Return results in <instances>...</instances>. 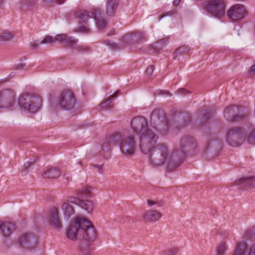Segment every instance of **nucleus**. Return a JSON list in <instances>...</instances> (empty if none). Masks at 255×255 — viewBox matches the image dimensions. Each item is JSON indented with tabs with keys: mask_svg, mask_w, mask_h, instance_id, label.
<instances>
[{
	"mask_svg": "<svg viewBox=\"0 0 255 255\" xmlns=\"http://www.w3.org/2000/svg\"><path fill=\"white\" fill-rule=\"evenodd\" d=\"M66 235L71 240H83L88 243L94 241L97 237L96 230L90 221L80 217H77L73 221Z\"/></svg>",
	"mask_w": 255,
	"mask_h": 255,
	"instance_id": "1",
	"label": "nucleus"
},
{
	"mask_svg": "<svg viewBox=\"0 0 255 255\" xmlns=\"http://www.w3.org/2000/svg\"><path fill=\"white\" fill-rule=\"evenodd\" d=\"M179 149H175L172 154L169 164V170H174L182 162L187 153H194L198 147L196 139L191 135H186L181 138L179 142Z\"/></svg>",
	"mask_w": 255,
	"mask_h": 255,
	"instance_id": "2",
	"label": "nucleus"
},
{
	"mask_svg": "<svg viewBox=\"0 0 255 255\" xmlns=\"http://www.w3.org/2000/svg\"><path fill=\"white\" fill-rule=\"evenodd\" d=\"M171 156H169V150L167 146L163 143L156 145L151 151L150 158L152 164L155 166L162 165L166 161H168V164L170 161ZM169 164H168V166ZM168 168V167H167ZM168 170L170 171L172 170Z\"/></svg>",
	"mask_w": 255,
	"mask_h": 255,
	"instance_id": "3",
	"label": "nucleus"
},
{
	"mask_svg": "<svg viewBox=\"0 0 255 255\" xmlns=\"http://www.w3.org/2000/svg\"><path fill=\"white\" fill-rule=\"evenodd\" d=\"M118 133L120 135L119 142L122 153L126 156L134 154L137 145L134 135L127 131H118Z\"/></svg>",
	"mask_w": 255,
	"mask_h": 255,
	"instance_id": "4",
	"label": "nucleus"
},
{
	"mask_svg": "<svg viewBox=\"0 0 255 255\" xmlns=\"http://www.w3.org/2000/svg\"><path fill=\"white\" fill-rule=\"evenodd\" d=\"M74 14L75 17L80 19L84 23H86L89 18H94L96 25L99 30L104 29L108 25V22L103 16L100 15L97 9H95L94 11L79 9L75 12Z\"/></svg>",
	"mask_w": 255,
	"mask_h": 255,
	"instance_id": "5",
	"label": "nucleus"
},
{
	"mask_svg": "<svg viewBox=\"0 0 255 255\" xmlns=\"http://www.w3.org/2000/svg\"><path fill=\"white\" fill-rule=\"evenodd\" d=\"M58 41L59 42H65V47L70 48H74L77 43L78 40L74 37H68L66 34L57 35L55 37L50 36H46L42 41L36 40L30 44L31 48L32 49H37L39 44H48L54 43Z\"/></svg>",
	"mask_w": 255,
	"mask_h": 255,
	"instance_id": "6",
	"label": "nucleus"
},
{
	"mask_svg": "<svg viewBox=\"0 0 255 255\" xmlns=\"http://www.w3.org/2000/svg\"><path fill=\"white\" fill-rule=\"evenodd\" d=\"M158 139V135L151 129L139 135L138 146L141 151L144 154L148 153L155 147Z\"/></svg>",
	"mask_w": 255,
	"mask_h": 255,
	"instance_id": "7",
	"label": "nucleus"
},
{
	"mask_svg": "<svg viewBox=\"0 0 255 255\" xmlns=\"http://www.w3.org/2000/svg\"><path fill=\"white\" fill-rule=\"evenodd\" d=\"M42 102L38 96L24 94L19 98L18 104L21 108L31 113H34L40 108Z\"/></svg>",
	"mask_w": 255,
	"mask_h": 255,
	"instance_id": "8",
	"label": "nucleus"
},
{
	"mask_svg": "<svg viewBox=\"0 0 255 255\" xmlns=\"http://www.w3.org/2000/svg\"><path fill=\"white\" fill-rule=\"evenodd\" d=\"M226 5L225 0H210L206 3L205 7L212 16L220 18L225 15Z\"/></svg>",
	"mask_w": 255,
	"mask_h": 255,
	"instance_id": "9",
	"label": "nucleus"
},
{
	"mask_svg": "<svg viewBox=\"0 0 255 255\" xmlns=\"http://www.w3.org/2000/svg\"><path fill=\"white\" fill-rule=\"evenodd\" d=\"M151 125L161 131L166 130L169 127V123L165 114L159 109L154 110L150 117Z\"/></svg>",
	"mask_w": 255,
	"mask_h": 255,
	"instance_id": "10",
	"label": "nucleus"
},
{
	"mask_svg": "<svg viewBox=\"0 0 255 255\" xmlns=\"http://www.w3.org/2000/svg\"><path fill=\"white\" fill-rule=\"evenodd\" d=\"M15 104V93L11 90L0 91V109H8Z\"/></svg>",
	"mask_w": 255,
	"mask_h": 255,
	"instance_id": "11",
	"label": "nucleus"
},
{
	"mask_svg": "<svg viewBox=\"0 0 255 255\" xmlns=\"http://www.w3.org/2000/svg\"><path fill=\"white\" fill-rule=\"evenodd\" d=\"M76 101L73 94L69 91L61 93L58 98V105L61 109L65 110L72 109L75 105Z\"/></svg>",
	"mask_w": 255,
	"mask_h": 255,
	"instance_id": "12",
	"label": "nucleus"
},
{
	"mask_svg": "<svg viewBox=\"0 0 255 255\" xmlns=\"http://www.w3.org/2000/svg\"><path fill=\"white\" fill-rule=\"evenodd\" d=\"M130 126L134 132L138 135L150 129L146 120L141 116L133 118L130 122Z\"/></svg>",
	"mask_w": 255,
	"mask_h": 255,
	"instance_id": "13",
	"label": "nucleus"
},
{
	"mask_svg": "<svg viewBox=\"0 0 255 255\" xmlns=\"http://www.w3.org/2000/svg\"><path fill=\"white\" fill-rule=\"evenodd\" d=\"M37 243V238L32 233H26L22 235L18 241L19 246L21 248L31 250L34 249Z\"/></svg>",
	"mask_w": 255,
	"mask_h": 255,
	"instance_id": "14",
	"label": "nucleus"
},
{
	"mask_svg": "<svg viewBox=\"0 0 255 255\" xmlns=\"http://www.w3.org/2000/svg\"><path fill=\"white\" fill-rule=\"evenodd\" d=\"M224 117L230 123H234L239 119V107L231 105L227 107L224 111Z\"/></svg>",
	"mask_w": 255,
	"mask_h": 255,
	"instance_id": "15",
	"label": "nucleus"
},
{
	"mask_svg": "<svg viewBox=\"0 0 255 255\" xmlns=\"http://www.w3.org/2000/svg\"><path fill=\"white\" fill-rule=\"evenodd\" d=\"M46 218L49 224L55 229L60 230L62 228V225L59 217L58 209L55 207L51 208Z\"/></svg>",
	"mask_w": 255,
	"mask_h": 255,
	"instance_id": "16",
	"label": "nucleus"
},
{
	"mask_svg": "<svg viewBox=\"0 0 255 255\" xmlns=\"http://www.w3.org/2000/svg\"><path fill=\"white\" fill-rule=\"evenodd\" d=\"M68 201L79 205L88 213L91 212L95 207L94 202L90 200H81L74 197H70Z\"/></svg>",
	"mask_w": 255,
	"mask_h": 255,
	"instance_id": "17",
	"label": "nucleus"
},
{
	"mask_svg": "<svg viewBox=\"0 0 255 255\" xmlns=\"http://www.w3.org/2000/svg\"><path fill=\"white\" fill-rule=\"evenodd\" d=\"M226 140L228 143L232 147H237L239 140V127L232 128L227 134Z\"/></svg>",
	"mask_w": 255,
	"mask_h": 255,
	"instance_id": "18",
	"label": "nucleus"
},
{
	"mask_svg": "<svg viewBox=\"0 0 255 255\" xmlns=\"http://www.w3.org/2000/svg\"><path fill=\"white\" fill-rule=\"evenodd\" d=\"M120 135L118 132L111 134L108 137L106 138L102 145V149L103 151H108L111 148V146L117 143L120 140Z\"/></svg>",
	"mask_w": 255,
	"mask_h": 255,
	"instance_id": "19",
	"label": "nucleus"
},
{
	"mask_svg": "<svg viewBox=\"0 0 255 255\" xmlns=\"http://www.w3.org/2000/svg\"><path fill=\"white\" fill-rule=\"evenodd\" d=\"M198 120L201 125L206 124L208 121L213 118L215 111L213 109L201 110L198 111Z\"/></svg>",
	"mask_w": 255,
	"mask_h": 255,
	"instance_id": "20",
	"label": "nucleus"
},
{
	"mask_svg": "<svg viewBox=\"0 0 255 255\" xmlns=\"http://www.w3.org/2000/svg\"><path fill=\"white\" fill-rule=\"evenodd\" d=\"M15 230V224L0 220V232L3 237L8 238Z\"/></svg>",
	"mask_w": 255,
	"mask_h": 255,
	"instance_id": "21",
	"label": "nucleus"
},
{
	"mask_svg": "<svg viewBox=\"0 0 255 255\" xmlns=\"http://www.w3.org/2000/svg\"><path fill=\"white\" fill-rule=\"evenodd\" d=\"M246 140L250 144H255V128L248 134L244 128L240 127V145Z\"/></svg>",
	"mask_w": 255,
	"mask_h": 255,
	"instance_id": "22",
	"label": "nucleus"
},
{
	"mask_svg": "<svg viewBox=\"0 0 255 255\" xmlns=\"http://www.w3.org/2000/svg\"><path fill=\"white\" fill-rule=\"evenodd\" d=\"M255 188V176L243 177L240 178V189H251Z\"/></svg>",
	"mask_w": 255,
	"mask_h": 255,
	"instance_id": "23",
	"label": "nucleus"
},
{
	"mask_svg": "<svg viewBox=\"0 0 255 255\" xmlns=\"http://www.w3.org/2000/svg\"><path fill=\"white\" fill-rule=\"evenodd\" d=\"M162 216V214L157 210H147L144 215V220L148 222H154L158 221Z\"/></svg>",
	"mask_w": 255,
	"mask_h": 255,
	"instance_id": "24",
	"label": "nucleus"
},
{
	"mask_svg": "<svg viewBox=\"0 0 255 255\" xmlns=\"http://www.w3.org/2000/svg\"><path fill=\"white\" fill-rule=\"evenodd\" d=\"M128 38L130 43H134L142 42L146 40L145 32L140 31L131 32L128 35Z\"/></svg>",
	"mask_w": 255,
	"mask_h": 255,
	"instance_id": "25",
	"label": "nucleus"
},
{
	"mask_svg": "<svg viewBox=\"0 0 255 255\" xmlns=\"http://www.w3.org/2000/svg\"><path fill=\"white\" fill-rule=\"evenodd\" d=\"M119 4V0H107L106 4V14L109 16L114 15Z\"/></svg>",
	"mask_w": 255,
	"mask_h": 255,
	"instance_id": "26",
	"label": "nucleus"
},
{
	"mask_svg": "<svg viewBox=\"0 0 255 255\" xmlns=\"http://www.w3.org/2000/svg\"><path fill=\"white\" fill-rule=\"evenodd\" d=\"M240 255H255V244L249 248L246 242H240Z\"/></svg>",
	"mask_w": 255,
	"mask_h": 255,
	"instance_id": "27",
	"label": "nucleus"
},
{
	"mask_svg": "<svg viewBox=\"0 0 255 255\" xmlns=\"http://www.w3.org/2000/svg\"><path fill=\"white\" fill-rule=\"evenodd\" d=\"M228 16L232 22L239 20V4L232 6L228 11Z\"/></svg>",
	"mask_w": 255,
	"mask_h": 255,
	"instance_id": "28",
	"label": "nucleus"
},
{
	"mask_svg": "<svg viewBox=\"0 0 255 255\" xmlns=\"http://www.w3.org/2000/svg\"><path fill=\"white\" fill-rule=\"evenodd\" d=\"M69 197L66 201L64 202L61 205V209L65 218H69L75 213L74 209L70 205L71 202L68 201Z\"/></svg>",
	"mask_w": 255,
	"mask_h": 255,
	"instance_id": "29",
	"label": "nucleus"
},
{
	"mask_svg": "<svg viewBox=\"0 0 255 255\" xmlns=\"http://www.w3.org/2000/svg\"><path fill=\"white\" fill-rule=\"evenodd\" d=\"M60 176V171L58 168H48L43 174L42 177L45 178L54 179Z\"/></svg>",
	"mask_w": 255,
	"mask_h": 255,
	"instance_id": "30",
	"label": "nucleus"
},
{
	"mask_svg": "<svg viewBox=\"0 0 255 255\" xmlns=\"http://www.w3.org/2000/svg\"><path fill=\"white\" fill-rule=\"evenodd\" d=\"M249 103L245 102V105H240V121L247 119L250 114Z\"/></svg>",
	"mask_w": 255,
	"mask_h": 255,
	"instance_id": "31",
	"label": "nucleus"
},
{
	"mask_svg": "<svg viewBox=\"0 0 255 255\" xmlns=\"http://www.w3.org/2000/svg\"><path fill=\"white\" fill-rule=\"evenodd\" d=\"M77 194L82 199L91 197L92 195L91 187L89 186L82 187L77 190Z\"/></svg>",
	"mask_w": 255,
	"mask_h": 255,
	"instance_id": "32",
	"label": "nucleus"
},
{
	"mask_svg": "<svg viewBox=\"0 0 255 255\" xmlns=\"http://www.w3.org/2000/svg\"><path fill=\"white\" fill-rule=\"evenodd\" d=\"M79 255H91L93 251V248L90 245L81 244L79 247Z\"/></svg>",
	"mask_w": 255,
	"mask_h": 255,
	"instance_id": "33",
	"label": "nucleus"
},
{
	"mask_svg": "<svg viewBox=\"0 0 255 255\" xmlns=\"http://www.w3.org/2000/svg\"><path fill=\"white\" fill-rule=\"evenodd\" d=\"M113 101L111 98H109L103 101L100 105L101 109L104 110H111L114 107Z\"/></svg>",
	"mask_w": 255,
	"mask_h": 255,
	"instance_id": "34",
	"label": "nucleus"
},
{
	"mask_svg": "<svg viewBox=\"0 0 255 255\" xmlns=\"http://www.w3.org/2000/svg\"><path fill=\"white\" fill-rule=\"evenodd\" d=\"M65 0H41L43 6H51L55 4H62Z\"/></svg>",
	"mask_w": 255,
	"mask_h": 255,
	"instance_id": "35",
	"label": "nucleus"
},
{
	"mask_svg": "<svg viewBox=\"0 0 255 255\" xmlns=\"http://www.w3.org/2000/svg\"><path fill=\"white\" fill-rule=\"evenodd\" d=\"M13 34L9 32L4 31L0 34V41H7L11 39Z\"/></svg>",
	"mask_w": 255,
	"mask_h": 255,
	"instance_id": "36",
	"label": "nucleus"
},
{
	"mask_svg": "<svg viewBox=\"0 0 255 255\" xmlns=\"http://www.w3.org/2000/svg\"><path fill=\"white\" fill-rule=\"evenodd\" d=\"M226 250V245L224 243L220 244L217 248V255H225Z\"/></svg>",
	"mask_w": 255,
	"mask_h": 255,
	"instance_id": "37",
	"label": "nucleus"
},
{
	"mask_svg": "<svg viewBox=\"0 0 255 255\" xmlns=\"http://www.w3.org/2000/svg\"><path fill=\"white\" fill-rule=\"evenodd\" d=\"M178 252V249L176 248L168 249L163 251L161 252V255H176Z\"/></svg>",
	"mask_w": 255,
	"mask_h": 255,
	"instance_id": "38",
	"label": "nucleus"
},
{
	"mask_svg": "<svg viewBox=\"0 0 255 255\" xmlns=\"http://www.w3.org/2000/svg\"><path fill=\"white\" fill-rule=\"evenodd\" d=\"M190 50V48L186 45H182L176 50V54H186Z\"/></svg>",
	"mask_w": 255,
	"mask_h": 255,
	"instance_id": "39",
	"label": "nucleus"
},
{
	"mask_svg": "<svg viewBox=\"0 0 255 255\" xmlns=\"http://www.w3.org/2000/svg\"><path fill=\"white\" fill-rule=\"evenodd\" d=\"M248 14V11L244 5L240 4V20L245 18Z\"/></svg>",
	"mask_w": 255,
	"mask_h": 255,
	"instance_id": "40",
	"label": "nucleus"
},
{
	"mask_svg": "<svg viewBox=\"0 0 255 255\" xmlns=\"http://www.w3.org/2000/svg\"><path fill=\"white\" fill-rule=\"evenodd\" d=\"M255 236V229H249L245 231L244 236L248 239L251 238Z\"/></svg>",
	"mask_w": 255,
	"mask_h": 255,
	"instance_id": "41",
	"label": "nucleus"
},
{
	"mask_svg": "<svg viewBox=\"0 0 255 255\" xmlns=\"http://www.w3.org/2000/svg\"><path fill=\"white\" fill-rule=\"evenodd\" d=\"M167 42V40H166L165 38L161 39L158 40L156 43V45L155 46V48L158 49H161L163 46L166 45Z\"/></svg>",
	"mask_w": 255,
	"mask_h": 255,
	"instance_id": "42",
	"label": "nucleus"
},
{
	"mask_svg": "<svg viewBox=\"0 0 255 255\" xmlns=\"http://www.w3.org/2000/svg\"><path fill=\"white\" fill-rule=\"evenodd\" d=\"M147 204L149 206H151L154 205H156L158 207H160L162 206V202H157L150 200H147Z\"/></svg>",
	"mask_w": 255,
	"mask_h": 255,
	"instance_id": "43",
	"label": "nucleus"
},
{
	"mask_svg": "<svg viewBox=\"0 0 255 255\" xmlns=\"http://www.w3.org/2000/svg\"><path fill=\"white\" fill-rule=\"evenodd\" d=\"M77 50L81 53L87 52L88 50V47L84 46H77V44L74 46Z\"/></svg>",
	"mask_w": 255,
	"mask_h": 255,
	"instance_id": "44",
	"label": "nucleus"
},
{
	"mask_svg": "<svg viewBox=\"0 0 255 255\" xmlns=\"http://www.w3.org/2000/svg\"><path fill=\"white\" fill-rule=\"evenodd\" d=\"M33 165V162L31 161H27L23 165V170L24 171H27L30 166Z\"/></svg>",
	"mask_w": 255,
	"mask_h": 255,
	"instance_id": "45",
	"label": "nucleus"
},
{
	"mask_svg": "<svg viewBox=\"0 0 255 255\" xmlns=\"http://www.w3.org/2000/svg\"><path fill=\"white\" fill-rule=\"evenodd\" d=\"M153 70H154L153 66H152V65L149 66L147 68V69L145 71L146 74L148 75H151L152 74Z\"/></svg>",
	"mask_w": 255,
	"mask_h": 255,
	"instance_id": "46",
	"label": "nucleus"
},
{
	"mask_svg": "<svg viewBox=\"0 0 255 255\" xmlns=\"http://www.w3.org/2000/svg\"><path fill=\"white\" fill-rule=\"evenodd\" d=\"M37 2V0H26V3L28 5L33 6Z\"/></svg>",
	"mask_w": 255,
	"mask_h": 255,
	"instance_id": "47",
	"label": "nucleus"
},
{
	"mask_svg": "<svg viewBox=\"0 0 255 255\" xmlns=\"http://www.w3.org/2000/svg\"><path fill=\"white\" fill-rule=\"evenodd\" d=\"M176 12V10H170V11H169L166 13H165L164 14H163L162 16L159 18V19H160L161 18L167 16V15H171L174 13H175Z\"/></svg>",
	"mask_w": 255,
	"mask_h": 255,
	"instance_id": "48",
	"label": "nucleus"
},
{
	"mask_svg": "<svg viewBox=\"0 0 255 255\" xmlns=\"http://www.w3.org/2000/svg\"><path fill=\"white\" fill-rule=\"evenodd\" d=\"M94 167L98 169V171L100 173H102V168L103 165L102 164H94L93 165Z\"/></svg>",
	"mask_w": 255,
	"mask_h": 255,
	"instance_id": "49",
	"label": "nucleus"
},
{
	"mask_svg": "<svg viewBox=\"0 0 255 255\" xmlns=\"http://www.w3.org/2000/svg\"><path fill=\"white\" fill-rule=\"evenodd\" d=\"M80 31L84 32H89L90 29L88 27L82 26L79 27Z\"/></svg>",
	"mask_w": 255,
	"mask_h": 255,
	"instance_id": "50",
	"label": "nucleus"
},
{
	"mask_svg": "<svg viewBox=\"0 0 255 255\" xmlns=\"http://www.w3.org/2000/svg\"><path fill=\"white\" fill-rule=\"evenodd\" d=\"M63 177L66 180L67 182H69L71 180L72 177L70 174L69 173H65L63 175Z\"/></svg>",
	"mask_w": 255,
	"mask_h": 255,
	"instance_id": "51",
	"label": "nucleus"
},
{
	"mask_svg": "<svg viewBox=\"0 0 255 255\" xmlns=\"http://www.w3.org/2000/svg\"><path fill=\"white\" fill-rule=\"evenodd\" d=\"M178 93L179 94H187L189 92L184 88H181L178 90Z\"/></svg>",
	"mask_w": 255,
	"mask_h": 255,
	"instance_id": "52",
	"label": "nucleus"
},
{
	"mask_svg": "<svg viewBox=\"0 0 255 255\" xmlns=\"http://www.w3.org/2000/svg\"><path fill=\"white\" fill-rule=\"evenodd\" d=\"M233 255H239V243H236L235 251Z\"/></svg>",
	"mask_w": 255,
	"mask_h": 255,
	"instance_id": "53",
	"label": "nucleus"
},
{
	"mask_svg": "<svg viewBox=\"0 0 255 255\" xmlns=\"http://www.w3.org/2000/svg\"><path fill=\"white\" fill-rule=\"evenodd\" d=\"M210 144H217V145H219L220 144V142L218 140H214V141H212L210 143H207V146L206 147L207 148H208L209 147V145Z\"/></svg>",
	"mask_w": 255,
	"mask_h": 255,
	"instance_id": "54",
	"label": "nucleus"
},
{
	"mask_svg": "<svg viewBox=\"0 0 255 255\" xmlns=\"http://www.w3.org/2000/svg\"><path fill=\"white\" fill-rule=\"evenodd\" d=\"M119 93L120 91L119 90H117L113 95L110 96L109 98H111L112 100L113 101L114 99L116 98L118 96Z\"/></svg>",
	"mask_w": 255,
	"mask_h": 255,
	"instance_id": "55",
	"label": "nucleus"
},
{
	"mask_svg": "<svg viewBox=\"0 0 255 255\" xmlns=\"http://www.w3.org/2000/svg\"><path fill=\"white\" fill-rule=\"evenodd\" d=\"M250 72L253 75H255V64L251 67L250 70Z\"/></svg>",
	"mask_w": 255,
	"mask_h": 255,
	"instance_id": "56",
	"label": "nucleus"
},
{
	"mask_svg": "<svg viewBox=\"0 0 255 255\" xmlns=\"http://www.w3.org/2000/svg\"><path fill=\"white\" fill-rule=\"evenodd\" d=\"M181 0H174L173 4L174 6H178L180 3Z\"/></svg>",
	"mask_w": 255,
	"mask_h": 255,
	"instance_id": "57",
	"label": "nucleus"
},
{
	"mask_svg": "<svg viewBox=\"0 0 255 255\" xmlns=\"http://www.w3.org/2000/svg\"><path fill=\"white\" fill-rule=\"evenodd\" d=\"M24 66V65H23L22 64H19L16 66V69H21L23 68Z\"/></svg>",
	"mask_w": 255,
	"mask_h": 255,
	"instance_id": "58",
	"label": "nucleus"
},
{
	"mask_svg": "<svg viewBox=\"0 0 255 255\" xmlns=\"http://www.w3.org/2000/svg\"><path fill=\"white\" fill-rule=\"evenodd\" d=\"M186 117H187V122H188V124H190V122H191V117L190 116H188V115H186Z\"/></svg>",
	"mask_w": 255,
	"mask_h": 255,
	"instance_id": "59",
	"label": "nucleus"
},
{
	"mask_svg": "<svg viewBox=\"0 0 255 255\" xmlns=\"http://www.w3.org/2000/svg\"><path fill=\"white\" fill-rule=\"evenodd\" d=\"M163 92L164 93H165L166 94L171 96L172 95L171 93H170L169 91H164Z\"/></svg>",
	"mask_w": 255,
	"mask_h": 255,
	"instance_id": "60",
	"label": "nucleus"
},
{
	"mask_svg": "<svg viewBox=\"0 0 255 255\" xmlns=\"http://www.w3.org/2000/svg\"><path fill=\"white\" fill-rule=\"evenodd\" d=\"M79 164H80V165H82V161H80V162H79Z\"/></svg>",
	"mask_w": 255,
	"mask_h": 255,
	"instance_id": "61",
	"label": "nucleus"
},
{
	"mask_svg": "<svg viewBox=\"0 0 255 255\" xmlns=\"http://www.w3.org/2000/svg\"><path fill=\"white\" fill-rule=\"evenodd\" d=\"M254 31H255V26L254 27Z\"/></svg>",
	"mask_w": 255,
	"mask_h": 255,
	"instance_id": "62",
	"label": "nucleus"
},
{
	"mask_svg": "<svg viewBox=\"0 0 255 255\" xmlns=\"http://www.w3.org/2000/svg\"><path fill=\"white\" fill-rule=\"evenodd\" d=\"M1 3V0H0V4Z\"/></svg>",
	"mask_w": 255,
	"mask_h": 255,
	"instance_id": "63",
	"label": "nucleus"
}]
</instances>
